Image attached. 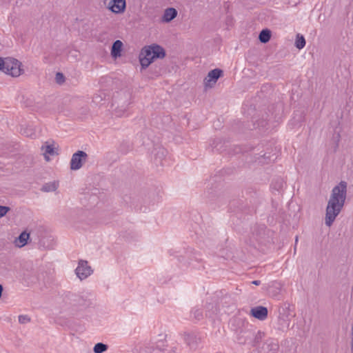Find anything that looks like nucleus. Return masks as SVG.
Masks as SVG:
<instances>
[{"instance_id":"18","label":"nucleus","mask_w":353,"mask_h":353,"mask_svg":"<svg viewBox=\"0 0 353 353\" xmlns=\"http://www.w3.org/2000/svg\"><path fill=\"white\" fill-rule=\"evenodd\" d=\"M21 133L27 137H33L35 136V130L31 127L21 128Z\"/></svg>"},{"instance_id":"29","label":"nucleus","mask_w":353,"mask_h":353,"mask_svg":"<svg viewBox=\"0 0 353 353\" xmlns=\"http://www.w3.org/2000/svg\"><path fill=\"white\" fill-rule=\"evenodd\" d=\"M252 284L255 285H259L261 284V281L259 280H255L252 282Z\"/></svg>"},{"instance_id":"33","label":"nucleus","mask_w":353,"mask_h":353,"mask_svg":"<svg viewBox=\"0 0 353 353\" xmlns=\"http://www.w3.org/2000/svg\"><path fill=\"white\" fill-rule=\"evenodd\" d=\"M263 159H265L266 158L265 154H263Z\"/></svg>"},{"instance_id":"32","label":"nucleus","mask_w":353,"mask_h":353,"mask_svg":"<svg viewBox=\"0 0 353 353\" xmlns=\"http://www.w3.org/2000/svg\"><path fill=\"white\" fill-rule=\"evenodd\" d=\"M297 241H298V236H296V239H295V243L296 244L297 243Z\"/></svg>"},{"instance_id":"9","label":"nucleus","mask_w":353,"mask_h":353,"mask_svg":"<svg viewBox=\"0 0 353 353\" xmlns=\"http://www.w3.org/2000/svg\"><path fill=\"white\" fill-rule=\"evenodd\" d=\"M250 314L254 318L263 321L268 317V311L265 307L257 306L251 309Z\"/></svg>"},{"instance_id":"31","label":"nucleus","mask_w":353,"mask_h":353,"mask_svg":"<svg viewBox=\"0 0 353 353\" xmlns=\"http://www.w3.org/2000/svg\"><path fill=\"white\" fill-rule=\"evenodd\" d=\"M256 241H258L259 243H263V241H262V239H261V237H259V236H256Z\"/></svg>"},{"instance_id":"3","label":"nucleus","mask_w":353,"mask_h":353,"mask_svg":"<svg viewBox=\"0 0 353 353\" xmlns=\"http://www.w3.org/2000/svg\"><path fill=\"white\" fill-rule=\"evenodd\" d=\"M130 103V94L127 91L121 92L114 97L113 106L116 116L122 117L127 111L128 107Z\"/></svg>"},{"instance_id":"6","label":"nucleus","mask_w":353,"mask_h":353,"mask_svg":"<svg viewBox=\"0 0 353 353\" xmlns=\"http://www.w3.org/2000/svg\"><path fill=\"white\" fill-rule=\"evenodd\" d=\"M223 71L219 68H215L210 71L204 79V85L206 88H212L216 83L217 80L222 77Z\"/></svg>"},{"instance_id":"26","label":"nucleus","mask_w":353,"mask_h":353,"mask_svg":"<svg viewBox=\"0 0 353 353\" xmlns=\"http://www.w3.org/2000/svg\"><path fill=\"white\" fill-rule=\"evenodd\" d=\"M65 80V77L63 74L61 72H57L56 74V81L58 83L61 84Z\"/></svg>"},{"instance_id":"8","label":"nucleus","mask_w":353,"mask_h":353,"mask_svg":"<svg viewBox=\"0 0 353 353\" xmlns=\"http://www.w3.org/2000/svg\"><path fill=\"white\" fill-rule=\"evenodd\" d=\"M108 8L114 14L123 13L126 8V1L111 0L108 3Z\"/></svg>"},{"instance_id":"30","label":"nucleus","mask_w":353,"mask_h":353,"mask_svg":"<svg viewBox=\"0 0 353 353\" xmlns=\"http://www.w3.org/2000/svg\"><path fill=\"white\" fill-rule=\"evenodd\" d=\"M3 290V288L2 285L0 284V298L1 297Z\"/></svg>"},{"instance_id":"24","label":"nucleus","mask_w":353,"mask_h":353,"mask_svg":"<svg viewBox=\"0 0 353 353\" xmlns=\"http://www.w3.org/2000/svg\"><path fill=\"white\" fill-rule=\"evenodd\" d=\"M10 210L9 207L0 205V218L4 216Z\"/></svg>"},{"instance_id":"12","label":"nucleus","mask_w":353,"mask_h":353,"mask_svg":"<svg viewBox=\"0 0 353 353\" xmlns=\"http://www.w3.org/2000/svg\"><path fill=\"white\" fill-rule=\"evenodd\" d=\"M123 43L120 40L115 41L111 48V55L114 58L120 57L121 55Z\"/></svg>"},{"instance_id":"23","label":"nucleus","mask_w":353,"mask_h":353,"mask_svg":"<svg viewBox=\"0 0 353 353\" xmlns=\"http://www.w3.org/2000/svg\"><path fill=\"white\" fill-rule=\"evenodd\" d=\"M263 336H264V333L259 331L254 337V339L253 341V346L258 345V344L261 342Z\"/></svg>"},{"instance_id":"4","label":"nucleus","mask_w":353,"mask_h":353,"mask_svg":"<svg viewBox=\"0 0 353 353\" xmlns=\"http://www.w3.org/2000/svg\"><path fill=\"white\" fill-rule=\"evenodd\" d=\"M6 63V65L4 71L6 74L14 77H17L21 75L23 72V69L21 68V62L14 58L7 57V61Z\"/></svg>"},{"instance_id":"27","label":"nucleus","mask_w":353,"mask_h":353,"mask_svg":"<svg viewBox=\"0 0 353 353\" xmlns=\"http://www.w3.org/2000/svg\"><path fill=\"white\" fill-rule=\"evenodd\" d=\"M7 61V57L3 59L0 57V70L4 72L6 68V62Z\"/></svg>"},{"instance_id":"11","label":"nucleus","mask_w":353,"mask_h":353,"mask_svg":"<svg viewBox=\"0 0 353 353\" xmlns=\"http://www.w3.org/2000/svg\"><path fill=\"white\" fill-rule=\"evenodd\" d=\"M177 16V10L174 8H166L162 17V21L166 23L170 22Z\"/></svg>"},{"instance_id":"14","label":"nucleus","mask_w":353,"mask_h":353,"mask_svg":"<svg viewBox=\"0 0 353 353\" xmlns=\"http://www.w3.org/2000/svg\"><path fill=\"white\" fill-rule=\"evenodd\" d=\"M290 315V305L287 303H285L279 308V318L285 321L289 317Z\"/></svg>"},{"instance_id":"19","label":"nucleus","mask_w":353,"mask_h":353,"mask_svg":"<svg viewBox=\"0 0 353 353\" xmlns=\"http://www.w3.org/2000/svg\"><path fill=\"white\" fill-rule=\"evenodd\" d=\"M305 46V39L303 35L298 34L295 41V46L301 50Z\"/></svg>"},{"instance_id":"25","label":"nucleus","mask_w":353,"mask_h":353,"mask_svg":"<svg viewBox=\"0 0 353 353\" xmlns=\"http://www.w3.org/2000/svg\"><path fill=\"white\" fill-rule=\"evenodd\" d=\"M30 321V319L27 315L19 316V322L20 323H26Z\"/></svg>"},{"instance_id":"22","label":"nucleus","mask_w":353,"mask_h":353,"mask_svg":"<svg viewBox=\"0 0 353 353\" xmlns=\"http://www.w3.org/2000/svg\"><path fill=\"white\" fill-rule=\"evenodd\" d=\"M164 345H163L162 347L157 345L155 347L152 348L150 353H165L167 350L164 347Z\"/></svg>"},{"instance_id":"16","label":"nucleus","mask_w":353,"mask_h":353,"mask_svg":"<svg viewBox=\"0 0 353 353\" xmlns=\"http://www.w3.org/2000/svg\"><path fill=\"white\" fill-rule=\"evenodd\" d=\"M271 38V31L268 29L262 30L259 34V41L263 43H268Z\"/></svg>"},{"instance_id":"10","label":"nucleus","mask_w":353,"mask_h":353,"mask_svg":"<svg viewBox=\"0 0 353 353\" xmlns=\"http://www.w3.org/2000/svg\"><path fill=\"white\" fill-rule=\"evenodd\" d=\"M263 353H276L279 349V345L272 341L265 342L262 347Z\"/></svg>"},{"instance_id":"20","label":"nucleus","mask_w":353,"mask_h":353,"mask_svg":"<svg viewBox=\"0 0 353 353\" xmlns=\"http://www.w3.org/2000/svg\"><path fill=\"white\" fill-rule=\"evenodd\" d=\"M108 347L107 345L98 343L94 345L93 350L94 353H103L108 350Z\"/></svg>"},{"instance_id":"7","label":"nucleus","mask_w":353,"mask_h":353,"mask_svg":"<svg viewBox=\"0 0 353 353\" xmlns=\"http://www.w3.org/2000/svg\"><path fill=\"white\" fill-rule=\"evenodd\" d=\"M93 270L91 267L88 265V261L80 260L77 268L75 270L76 274L81 280H83L89 276Z\"/></svg>"},{"instance_id":"13","label":"nucleus","mask_w":353,"mask_h":353,"mask_svg":"<svg viewBox=\"0 0 353 353\" xmlns=\"http://www.w3.org/2000/svg\"><path fill=\"white\" fill-rule=\"evenodd\" d=\"M30 237V234L26 231L21 232L20 235L14 240V244L19 248H22L26 245L28 243V240Z\"/></svg>"},{"instance_id":"2","label":"nucleus","mask_w":353,"mask_h":353,"mask_svg":"<svg viewBox=\"0 0 353 353\" xmlns=\"http://www.w3.org/2000/svg\"><path fill=\"white\" fill-rule=\"evenodd\" d=\"M164 48L157 43L144 46L139 55L141 69H146L155 59L165 57Z\"/></svg>"},{"instance_id":"15","label":"nucleus","mask_w":353,"mask_h":353,"mask_svg":"<svg viewBox=\"0 0 353 353\" xmlns=\"http://www.w3.org/2000/svg\"><path fill=\"white\" fill-rule=\"evenodd\" d=\"M41 150H44L43 155H44L45 159L47 161H48L50 160V158L48 156V154H50L52 156L57 154V153L54 151V148L53 147L52 145H46L45 146H42Z\"/></svg>"},{"instance_id":"1","label":"nucleus","mask_w":353,"mask_h":353,"mask_svg":"<svg viewBox=\"0 0 353 353\" xmlns=\"http://www.w3.org/2000/svg\"><path fill=\"white\" fill-rule=\"evenodd\" d=\"M347 195V183L341 181L333 188L326 207L325 225L331 226L345 204Z\"/></svg>"},{"instance_id":"5","label":"nucleus","mask_w":353,"mask_h":353,"mask_svg":"<svg viewBox=\"0 0 353 353\" xmlns=\"http://www.w3.org/2000/svg\"><path fill=\"white\" fill-rule=\"evenodd\" d=\"M88 154L85 152L79 150L74 153L70 161V169L72 170H79L86 161Z\"/></svg>"},{"instance_id":"17","label":"nucleus","mask_w":353,"mask_h":353,"mask_svg":"<svg viewBox=\"0 0 353 353\" xmlns=\"http://www.w3.org/2000/svg\"><path fill=\"white\" fill-rule=\"evenodd\" d=\"M58 188V183L55 181L44 184L41 188L43 192H48L55 191Z\"/></svg>"},{"instance_id":"28","label":"nucleus","mask_w":353,"mask_h":353,"mask_svg":"<svg viewBox=\"0 0 353 353\" xmlns=\"http://www.w3.org/2000/svg\"><path fill=\"white\" fill-rule=\"evenodd\" d=\"M165 153L166 151L164 148H160L157 155L160 154L161 156H165Z\"/></svg>"},{"instance_id":"21","label":"nucleus","mask_w":353,"mask_h":353,"mask_svg":"<svg viewBox=\"0 0 353 353\" xmlns=\"http://www.w3.org/2000/svg\"><path fill=\"white\" fill-rule=\"evenodd\" d=\"M272 187L273 189L279 191L283 187V181L282 179H277L272 182Z\"/></svg>"}]
</instances>
